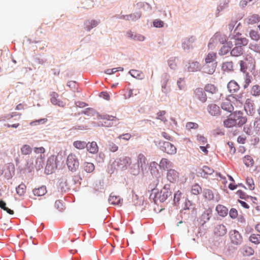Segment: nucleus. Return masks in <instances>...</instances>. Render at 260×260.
<instances>
[{"instance_id": "f257e3e1", "label": "nucleus", "mask_w": 260, "mask_h": 260, "mask_svg": "<svg viewBox=\"0 0 260 260\" xmlns=\"http://www.w3.org/2000/svg\"><path fill=\"white\" fill-rule=\"evenodd\" d=\"M158 183V179L154 181L153 185L150 184L149 188L151 189V193L150 195V199H153L154 202L156 204L158 202H164L172 194V191L170 190V185L165 184L160 191L156 188Z\"/></svg>"}, {"instance_id": "f03ea898", "label": "nucleus", "mask_w": 260, "mask_h": 260, "mask_svg": "<svg viewBox=\"0 0 260 260\" xmlns=\"http://www.w3.org/2000/svg\"><path fill=\"white\" fill-rule=\"evenodd\" d=\"M82 114L90 117L96 115L100 119L107 120L104 123L102 124L103 126L110 127L113 125H117L119 123L118 122L119 119L117 117L108 114L99 115L94 109L91 108H87L81 111L79 114Z\"/></svg>"}, {"instance_id": "7ed1b4c3", "label": "nucleus", "mask_w": 260, "mask_h": 260, "mask_svg": "<svg viewBox=\"0 0 260 260\" xmlns=\"http://www.w3.org/2000/svg\"><path fill=\"white\" fill-rule=\"evenodd\" d=\"M155 145L163 152L169 154H174L176 153V147L169 142H165L161 140L154 141Z\"/></svg>"}, {"instance_id": "20e7f679", "label": "nucleus", "mask_w": 260, "mask_h": 260, "mask_svg": "<svg viewBox=\"0 0 260 260\" xmlns=\"http://www.w3.org/2000/svg\"><path fill=\"white\" fill-rule=\"evenodd\" d=\"M57 156L54 155H51L47 159L45 173L47 174H51L54 173L57 168Z\"/></svg>"}, {"instance_id": "39448f33", "label": "nucleus", "mask_w": 260, "mask_h": 260, "mask_svg": "<svg viewBox=\"0 0 260 260\" xmlns=\"http://www.w3.org/2000/svg\"><path fill=\"white\" fill-rule=\"evenodd\" d=\"M67 165L69 170L75 172L79 166V162L77 156L72 153L69 154L67 157Z\"/></svg>"}, {"instance_id": "423d86ee", "label": "nucleus", "mask_w": 260, "mask_h": 260, "mask_svg": "<svg viewBox=\"0 0 260 260\" xmlns=\"http://www.w3.org/2000/svg\"><path fill=\"white\" fill-rule=\"evenodd\" d=\"M137 164L134 165L135 167H137V170L135 173H133L134 175H137L139 173L140 169L143 171L144 169L146 166V158L142 153H140L138 156Z\"/></svg>"}, {"instance_id": "0eeeda50", "label": "nucleus", "mask_w": 260, "mask_h": 260, "mask_svg": "<svg viewBox=\"0 0 260 260\" xmlns=\"http://www.w3.org/2000/svg\"><path fill=\"white\" fill-rule=\"evenodd\" d=\"M212 216V210L211 208H208L204 211L198 219L199 224L201 226L207 222Z\"/></svg>"}, {"instance_id": "6e6552de", "label": "nucleus", "mask_w": 260, "mask_h": 260, "mask_svg": "<svg viewBox=\"0 0 260 260\" xmlns=\"http://www.w3.org/2000/svg\"><path fill=\"white\" fill-rule=\"evenodd\" d=\"M229 235L231 242L233 244L238 245L242 243V237L238 231L236 230L231 231Z\"/></svg>"}, {"instance_id": "1a4fd4ad", "label": "nucleus", "mask_w": 260, "mask_h": 260, "mask_svg": "<svg viewBox=\"0 0 260 260\" xmlns=\"http://www.w3.org/2000/svg\"><path fill=\"white\" fill-rule=\"evenodd\" d=\"M242 115V113L240 111H236L230 115V116H233L236 120V126L241 127L247 122V118Z\"/></svg>"}, {"instance_id": "9d476101", "label": "nucleus", "mask_w": 260, "mask_h": 260, "mask_svg": "<svg viewBox=\"0 0 260 260\" xmlns=\"http://www.w3.org/2000/svg\"><path fill=\"white\" fill-rule=\"evenodd\" d=\"M197 215H195L194 216H192L191 212L190 211L187 210H181L180 211V217L181 218V220L179 221L177 224V226H179L180 223L183 222V220L185 222V221L190 220H194L196 218Z\"/></svg>"}, {"instance_id": "9b49d317", "label": "nucleus", "mask_w": 260, "mask_h": 260, "mask_svg": "<svg viewBox=\"0 0 260 260\" xmlns=\"http://www.w3.org/2000/svg\"><path fill=\"white\" fill-rule=\"evenodd\" d=\"M196 38L193 36L185 38L182 40V48L185 52H189L192 48V43L195 41Z\"/></svg>"}, {"instance_id": "f8f14e48", "label": "nucleus", "mask_w": 260, "mask_h": 260, "mask_svg": "<svg viewBox=\"0 0 260 260\" xmlns=\"http://www.w3.org/2000/svg\"><path fill=\"white\" fill-rule=\"evenodd\" d=\"M131 162V159L129 157H122L117 160V165L120 169L124 170L127 168Z\"/></svg>"}, {"instance_id": "ddd939ff", "label": "nucleus", "mask_w": 260, "mask_h": 260, "mask_svg": "<svg viewBox=\"0 0 260 260\" xmlns=\"http://www.w3.org/2000/svg\"><path fill=\"white\" fill-rule=\"evenodd\" d=\"M194 95L196 98L202 103H205L207 101V95L205 90H204L202 88H197L194 90Z\"/></svg>"}, {"instance_id": "4468645a", "label": "nucleus", "mask_w": 260, "mask_h": 260, "mask_svg": "<svg viewBox=\"0 0 260 260\" xmlns=\"http://www.w3.org/2000/svg\"><path fill=\"white\" fill-rule=\"evenodd\" d=\"M217 62L212 63H205L203 66V72L208 74H213L216 70Z\"/></svg>"}, {"instance_id": "2eb2a0df", "label": "nucleus", "mask_w": 260, "mask_h": 260, "mask_svg": "<svg viewBox=\"0 0 260 260\" xmlns=\"http://www.w3.org/2000/svg\"><path fill=\"white\" fill-rule=\"evenodd\" d=\"M207 110L212 116H217L220 114V107L215 104H211L208 106Z\"/></svg>"}, {"instance_id": "dca6fc26", "label": "nucleus", "mask_w": 260, "mask_h": 260, "mask_svg": "<svg viewBox=\"0 0 260 260\" xmlns=\"http://www.w3.org/2000/svg\"><path fill=\"white\" fill-rule=\"evenodd\" d=\"M244 109L246 113L249 114H252L255 112V108L253 101L250 99H247L244 105Z\"/></svg>"}, {"instance_id": "f3484780", "label": "nucleus", "mask_w": 260, "mask_h": 260, "mask_svg": "<svg viewBox=\"0 0 260 260\" xmlns=\"http://www.w3.org/2000/svg\"><path fill=\"white\" fill-rule=\"evenodd\" d=\"M214 234L217 236H223L227 233L225 226L222 224L216 225L214 229Z\"/></svg>"}, {"instance_id": "a211bd4d", "label": "nucleus", "mask_w": 260, "mask_h": 260, "mask_svg": "<svg viewBox=\"0 0 260 260\" xmlns=\"http://www.w3.org/2000/svg\"><path fill=\"white\" fill-rule=\"evenodd\" d=\"M182 210H187L191 212L192 216H194L197 214V211L195 205L193 204L191 201L186 199L184 203V206Z\"/></svg>"}, {"instance_id": "6ab92c4d", "label": "nucleus", "mask_w": 260, "mask_h": 260, "mask_svg": "<svg viewBox=\"0 0 260 260\" xmlns=\"http://www.w3.org/2000/svg\"><path fill=\"white\" fill-rule=\"evenodd\" d=\"M179 177V173L174 169L168 170L167 178L170 182H175Z\"/></svg>"}, {"instance_id": "aec40b11", "label": "nucleus", "mask_w": 260, "mask_h": 260, "mask_svg": "<svg viewBox=\"0 0 260 260\" xmlns=\"http://www.w3.org/2000/svg\"><path fill=\"white\" fill-rule=\"evenodd\" d=\"M100 23L96 20H87L84 23V29L87 31H90L92 28L96 27Z\"/></svg>"}, {"instance_id": "412c9836", "label": "nucleus", "mask_w": 260, "mask_h": 260, "mask_svg": "<svg viewBox=\"0 0 260 260\" xmlns=\"http://www.w3.org/2000/svg\"><path fill=\"white\" fill-rule=\"evenodd\" d=\"M44 155L40 154L37 158H35V167L37 171L40 170L43 168L44 165Z\"/></svg>"}, {"instance_id": "4be33fe9", "label": "nucleus", "mask_w": 260, "mask_h": 260, "mask_svg": "<svg viewBox=\"0 0 260 260\" xmlns=\"http://www.w3.org/2000/svg\"><path fill=\"white\" fill-rule=\"evenodd\" d=\"M229 3L230 0H223V1L220 3L217 7L215 12V16L216 17L220 15L219 13L220 12L228 8Z\"/></svg>"}, {"instance_id": "5701e85b", "label": "nucleus", "mask_w": 260, "mask_h": 260, "mask_svg": "<svg viewBox=\"0 0 260 260\" xmlns=\"http://www.w3.org/2000/svg\"><path fill=\"white\" fill-rule=\"evenodd\" d=\"M227 87L229 91L233 93L237 92L239 90L240 86L235 80H231L228 83Z\"/></svg>"}, {"instance_id": "b1692460", "label": "nucleus", "mask_w": 260, "mask_h": 260, "mask_svg": "<svg viewBox=\"0 0 260 260\" xmlns=\"http://www.w3.org/2000/svg\"><path fill=\"white\" fill-rule=\"evenodd\" d=\"M202 67L199 62L197 61H193L191 62H189V66L187 68L188 72H197L200 71Z\"/></svg>"}, {"instance_id": "393cba45", "label": "nucleus", "mask_w": 260, "mask_h": 260, "mask_svg": "<svg viewBox=\"0 0 260 260\" xmlns=\"http://www.w3.org/2000/svg\"><path fill=\"white\" fill-rule=\"evenodd\" d=\"M214 172V171L212 168L207 166H204L200 173L201 177L207 178L208 175H212Z\"/></svg>"}, {"instance_id": "a878e982", "label": "nucleus", "mask_w": 260, "mask_h": 260, "mask_svg": "<svg viewBox=\"0 0 260 260\" xmlns=\"http://www.w3.org/2000/svg\"><path fill=\"white\" fill-rule=\"evenodd\" d=\"M127 36L134 41H139L140 42L144 41L145 39V37L143 35L136 33L134 34L132 31H128L127 32Z\"/></svg>"}, {"instance_id": "bb28decb", "label": "nucleus", "mask_w": 260, "mask_h": 260, "mask_svg": "<svg viewBox=\"0 0 260 260\" xmlns=\"http://www.w3.org/2000/svg\"><path fill=\"white\" fill-rule=\"evenodd\" d=\"M231 38L235 39V46H240L241 48L246 46L248 43V40L245 38H236V36H233Z\"/></svg>"}, {"instance_id": "cd10ccee", "label": "nucleus", "mask_w": 260, "mask_h": 260, "mask_svg": "<svg viewBox=\"0 0 260 260\" xmlns=\"http://www.w3.org/2000/svg\"><path fill=\"white\" fill-rule=\"evenodd\" d=\"M218 214L221 217H225L228 214V209L224 206L218 204L216 207Z\"/></svg>"}, {"instance_id": "c85d7f7f", "label": "nucleus", "mask_w": 260, "mask_h": 260, "mask_svg": "<svg viewBox=\"0 0 260 260\" xmlns=\"http://www.w3.org/2000/svg\"><path fill=\"white\" fill-rule=\"evenodd\" d=\"M51 96V102L52 104L54 105H57L59 107L63 106V102L61 101L57 100V97L58 96V94L55 92H53L50 94Z\"/></svg>"}, {"instance_id": "c756f323", "label": "nucleus", "mask_w": 260, "mask_h": 260, "mask_svg": "<svg viewBox=\"0 0 260 260\" xmlns=\"http://www.w3.org/2000/svg\"><path fill=\"white\" fill-rule=\"evenodd\" d=\"M217 57V54L215 52H209L206 55L205 58V63H214L215 62H217L216 61V58Z\"/></svg>"}, {"instance_id": "7c9ffc66", "label": "nucleus", "mask_w": 260, "mask_h": 260, "mask_svg": "<svg viewBox=\"0 0 260 260\" xmlns=\"http://www.w3.org/2000/svg\"><path fill=\"white\" fill-rule=\"evenodd\" d=\"M86 149L90 153H95L98 151V146L95 142H88Z\"/></svg>"}, {"instance_id": "2f4dec72", "label": "nucleus", "mask_w": 260, "mask_h": 260, "mask_svg": "<svg viewBox=\"0 0 260 260\" xmlns=\"http://www.w3.org/2000/svg\"><path fill=\"white\" fill-rule=\"evenodd\" d=\"M15 168L12 165H9L7 167V171L5 173V177L9 180L12 178L14 175Z\"/></svg>"}, {"instance_id": "473e14b6", "label": "nucleus", "mask_w": 260, "mask_h": 260, "mask_svg": "<svg viewBox=\"0 0 260 260\" xmlns=\"http://www.w3.org/2000/svg\"><path fill=\"white\" fill-rule=\"evenodd\" d=\"M32 192L35 196L41 197L45 195L47 192V190L45 186H42L38 188H35L33 189Z\"/></svg>"}, {"instance_id": "72a5a7b5", "label": "nucleus", "mask_w": 260, "mask_h": 260, "mask_svg": "<svg viewBox=\"0 0 260 260\" xmlns=\"http://www.w3.org/2000/svg\"><path fill=\"white\" fill-rule=\"evenodd\" d=\"M128 73L134 78L142 80L144 78V75L143 73L137 70H131Z\"/></svg>"}, {"instance_id": "f704fd0d", "label": "nucleus", "mask_w": 260, "mask_h": 260, "mask_svg": "<svg viewBox=\"0 0 260 260\" xmlns=\"http://www.w3.org/2000/svg\"><path fill=\"white\" fill-rule=\"evenodd\" d=\"M158 164L155 161L151 162L150 164L149 170L152 175L158 177V170L157 169Z\"/></svg>"}, {"instance_id": "c9c22d12", "label": "nucleus", "mask_w": 260, "mask_h": 260, "mask_svg": "<svg viewBox=\"0 0 260 260\" xmlns=\"http://www.w3.org/2000/svg\"><path fill=\"white\" fill-rule=\"evenodd\" d=\"M121 198L119 196L112 195L111 193L109 198V202L113 205H118L120 204Z\"/></svg>"}, {"instance_id": "e433bc0d", "label": "nucleus", "mask_w": 260, "mask_h": 260, "mask_svg": "<svg viewBox=\"0 0 260 260\" xmlns=\"http://www.w3.org/2000/svg\"><path fill=\"white\" fill-rule=\"evenodd\" d=\"M244 50L240 46H235V47L231 51V54L233 56H239L243 54Z\"/></svg>"}, {"instance_id": "4c0bfd02", "label": "nucleus", "mask_w": 260, "mask_h": 260, "mask_svg": "<svg viewBox=\"0 0 260 260\" xmlns=\"http://www.w3.org/2000/svg\"><path fill=\"white\" fill-rule=\"evenodd\" d=\"M231 117L228 118L223 121V125L226 127H232L234 126H236V120L233 116Z\"/></svg>"}, {"instance_id": "58836bf2", "label": "nucleus", "mask_w": 260, "mask_h": 260, "mask_svg": "<svg viewBox=\"0 0 260 260\" xmlns=\"http://www.w3.org/2000/svg\"><path fill=\"white\" fill-rule=\"evenodd\" d=\"M70 180V178L68 179L66 178H61L60 180L59 186L62 189L66 191L70 189V185L68 181Z\"/></svg>"}, {"instance_id": "ea45409f", "label": "nucleus", "mask_w": 260, "mask_h": 260, "mask_svg": "<svg viewBox=\"0 0 260 260\" xmlns=\"http://www.w3.org/2000/svg\"><path fill=\"white\" fill-rule=\"evenodd\" d=\"M233 63L232 61H226L222 63L221 69L224 72H232L233 69Z\"/></svg>"}, {"instance_id": "a19ab883", "label": "nucleus", "mask_w": 260, "mask_h": 260, "mask_svg": "<svg viewBox=\"0 0 260 260\" xmlns=\"http://www.w3.org/2000/svg\"><path fill=\"white\" fill-rule=\"evenodd\" d=\"M35 158H30L27 160L26 164L25 166V169L27 170L28 172H31L32 170L35 168L34 164Z\"/></svg>"}, {"instance_id": "79ce46f5", "label": "nucleus", "mask_w": 260, "mask_h": 260, "mask_svg": "<svg viewBox=\"0 0 260 260\" xmlns=\"http://www.w3.org/2000/svg\"><path fill=\"white\" fill-rule=\"evenodd\" d=\"M260 21V17L257 14H253L247 18L248 24H254Z\"/></svg>"}, {"instance_id": "37998d69", "label": "nucleus", "mask_w": 260, "mask_h": 260, "mask_svg": "<svg viewBox=\"0 0 260 260\" xmlns=\"http://www.w3.org/2000/svg\"><path fill=\"white\" fill-rule=\"evenodd\" d=\"M73 146L78 149H83L87 146V143L85 141H75L73 142Z\"/></svg>"}, {"instance_id": "c03bdc74", "label": "nucleus", "mask_w": 260, "mask_h": 260, "mask_svg": "<svg viewBox=\"0 0 260 260\" xmlns=\"http://www.w3.org/2000/svg\"><path fill=\"white\" fill-rule=\"evenodd\" d=\"M221 107L223 110L230 113H231L234 109L233 106L229 101L223 103L221 105Z\"/></svg>"}, {"instance_id": "a18cd8bd", "label": "nucleus", "mask_w": 260, "mask_h": 260, "mask_svg": "<svg viewBox=\"0 0 260 260\" xmlns=\"http://www.w3.org/2000/svg\"><path fill=\"white\" fill-rule=\"evenodd\" d=\"M205 91L210 92L212 94L216 93L218 91V89L213 84H208L206 85L204 88Z\"/></svg>"}, {"instance_id": "49530a36", "label": "nucleus", "mask_w": 260, "mask_h": 260, "mask_svg": "<svg viewBox=\"0 0 260 260\" xmlns=\"http://www.w3.org/2000/svg\"><path fill=\"white\" fill-rule=\"evenodd\" d=\"M171 162L166 158H162L158 165L159 168L166 170L170 167Z\"/></svg>"}, {"instance_id": "de8ad7c7", "label": "nucleus", "mask_w": 260, "mask_h": 260, "mask_svg": "<svg viewBox=\"0 0 260 260\" xmlns=\"http://www.w3.org/2000/svg\"><path fill=\"white\" fill-rule=\"evenodd\" d=\"M16 190L17 193L19 196H23L26 191L25 185L23 183H21L17 187H16Z\"/></svg>"}, {"instance_id": "09e8293b", "label": "nucleus", "mask_w": 260, "mask_h": 260, "mask_svg": "<svg viewBox=\"0 0 260 260\" xmlns=\"http://www.w3.org/2000/svg\"><path fill=\"white\" fill-rule=\"evenodd\" d=\"M242 252L244 256H248L254 253V250L250 247L244 246L242 248Z\"/></svg>"}, {"instance_id": "8fccbe9b", "label": "nucleus", "mask_w": 260, "mask_h": 260, "mask_svg": "<svg viewBox=\"0 0 260 260\" xmlns=\"http://www.w3.org/2000/svg\"><path fill=\"white\" fill-rule=\"evenodd\" d=\"M250 64V65H252V62L250 63L247 62L246 61L244 60H240V71L245 73L246 74V71L248 69V65Z\"/></svg>"}, {"instance_id": "3c124183", "label": "nucleus", "mask_w": 260, "mask_h": 260, "mask_svg": "<svg viewBox=\"0 0 260 260\" xmlns=\"http://www.w3.org/2000/svg\"><path fill=\"white\" fill-rule=\"evenodd\" d=\"M244 164L247 167H252L254 164L253 159L250 155H246L243 159Z\"/></svg>"}, {"instance_id": "603ef678", "label": "nucleus", "mask_w": 260, "mask_h": 260, "mask_svg": "<svg viewBox=\"0 0 260 260\" xmlns=\"http://www.w3.org/2000/svg\"><path fill=\"white\" fill-rule=\"evenodd\" d=\"M83 168L87 173H91L94 170V166L91 162H85L83 164Z\"/></svg>"}, {"instance_id": "864d4df0", "label": "nucleus", "mask_w": 260, "mask_h": 260, "mask_svg": "<svg viewBox=\"0 0 260 260\" xmlns=\"http://www.w3.org/2000/svg\"><path fill=\"white\" fill-rule=\"evenodd\" d=\"M32 149L28 145H24L21 148V152L23 155H29Z\"/></svg>"}, {"instance_id": "5fc2aeb1", "label": "nucleus", "mask_w": 260, "mask_h": 260, "mask_svg": "<svg viewBox=\"0 0 260 260\" xmlns=\"http://www.w3.org/2000/svg\"><path fill=\"white\" fill-rule=\"evenodd\" d=\"M250 241L255 244H257L260 243V235L259 234H251L249 238Z\"/></svg>"}, {"instance_id": "6e6d98bb", "label": "nucleus", "mask_w": 260, "mask_h": 260, "mask_svg": "<svg viewBox=\"0 0 260 260\" xmlns=\"http://www.w3.org/2000/svg\"><path fill=\"white\" fill-rule=\"evenodd\" d=\"M251 93L252 95L255 96L260 95V86L258 85H253L251 90Z\"/></svg>"}, {"instance_id": "4d7b16f0", "label": "nucleus", "mask_w": 260, "mask_h": 260, "mask_svg": "<svg viewBox=\"0 0 260 260\" xmlns=\"http://www.w3.org/2000/svg\"><path fill=\"white\" fill-rule=\"evenodd\" d=\"M251 76L249 75L248 73H246L245 76L244 82L243 85L244 89H246L248 87L249 84L251 82Z\"/></svg>"}, {"instance_id": "13d9d810", "label": "nucleus", "mask_w": 260, "mask_h": 260, "mask_svg": "<svg viewBox=\"0 0 260 260\" xmlns=\"http://www.w3.org/2000/svg\"><path fill=\"white\" fill-rule=\"evenodd\" d=\"M249 37L254 41H258L260 39V35L257 31L251 30L249 32Z\"/></svg>"}, {"instance_id": "bf43d9fd", "label": "nucleus", "mask_w": 260, "mask_h": 260, "mask_svg": "<svg viewBox=\"0 0 260 260\" xmlns=\"http://www.w3.org/2000/svg\"><path fill=\"white\" fill-rule=\"evenodd\" d=\"M204 197L205 198L208 200H213L214 198V195L213 193V192L210 189H206L204 192Z\"/></svg>"}, {"instance_id": "052dcab7", "label": "nucleus", "mask_w": 260, "mask_h": 260, "mask_svg": "<svg viewBox=\"0 0 260 260\" xmlns=\"http://www.w3.org/2000/svg\"><path fill=\"white\" fill-rule=\"evenodd\" d=\"M176 57H171L168 60V65L170 68L175 70L176 69L177 65L176 63Z\"/></svg>"}, {"instance_id": "680f3d73", "label": "nucleus", "mask_w": 260, "mask_h": 260, "mask_svg": "<svg viewBox=\"0 0 260 260\" xmlns=\"http://www.w3.org/2000/svg\"><path fill=\"white\" fill-rule=\"evenodd\" d=\"M236 194L239 196L240 199L243 200H247L250 198V196L246 194L245 192L241 190H238Z\"/></svg>"}, {"instance_id": "e2e57ef3", "label": "nucleus", "mask_w": 260, "mask_h": 260, "mask_svg": "<svg viewBox=\"0 0 260 260\" xmlns=\"http://www.w3.org/2000/svg\"><path fill=\"white\" fill-rule=\"evenodd\" d=\"M202 190V188L198 184L192 186L191 188V193L193 194L197 195L200 193Z\"/></svg>"}, {"instance_id": "0e129e2a", "label": "nucleus", "mask_w": 260, "mask_h": 260, "mask_svg": "<svg viewBox=\"0 0 260 260\" xmlns=\"http://www.w3.org/2000/svg\"><path fill=\"white\" fill-rule=\"evenodd\" d=\"M76 81H70L67 83V86H68L74 92H75V91L78 92V91L77 90V88L76 87Z\"/></svg>"}, {"instance_id": "69168bd1", "label": "nucleus", "mask_w": 260, "mask_h": 260, "mask_svg": "<svg viewBox=\"0 0 260 260\" xmlns=\"http://www.w3.org/2000/svg\"><path fill=\"white\" fill-rule=\"evenodd\" d=\"M109 149L113 152H115L118 150V147L112 142H109L108 144Z\"/></svg>"}, {"instance_id": "338daca9", "label": "nucleus", "mask_w": 260, "mask_h": 260, "mask_svg": "<svg viewBox=\"0 0 260 260\" xmlns=\"http://www.w3.org/2000/svg\"><path fill=\"white\" fill-rule=\"evenodd\" d=\"M246 183L248 185L250 190H253L254 189V184L253 180L252 178L247 177L246 178Z\"/></svg>"}, {"instance_id": "774afa93", "label": "nucleus", "mask_w": 260, "mask_h": 260, "mask_svg": "<svg viewBox=\"0 0 260 260\" xmlns=\"http://www.w3.org/2000/svg\"><path fill=\"white\" fill-rule=\"evenodd\" d=\"M199 127L198 124L197 123L192 122H188L186 124V128L187 129H197Z\"/></svg>"}]
</instances>
